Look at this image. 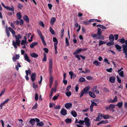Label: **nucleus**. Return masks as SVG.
Here are the masks:
<instances>
[{"label": "nucleus", "instance_id": "obj_14", "mask_svg": "<svg viewBox=\"0 0 127 127\" xmlns=\"http://www.w3.org/2000/svg\"><path fill=\"white\" fill-rule=\"evenodd\" d=\"M123 103L122 102H119L117 104L115 105L116 106H118L119 108L122 107L123 105Z\"/></svg>", "mask_w": 127, "mask_h": 127}, {"label": "nucleus", "instance_id": "obj_18", "mask_svg": "<svg viewBox=\"0 0 127 127\" xmlns=\"http://www.w3.org/2000/svg\"><path fill=\"white\" fill-rule=\"evenodd\" d=\"M23 19L24 20L27 22L29 23V19L27 15H24V16Z\"/></svg>", "mask_w": 127, "mask_h": 127}, {"label": "nucleus", "instance_id": "obj_45", "mask_svg": "<svg viewBox=\"0 0 127 127\" xmlns=\"http://www.w3.org/2000/svg\"><path fill=\"white\" fill-rule=\"evenodd\" d=\"M114 44V43L113 42H109L107 43L106 45L108 46H110L113 45Z\"/></svg>", "mask_w": 127, "mask_h": 127}, {"label": "nucleus", "instance_id": "obj_52", "mask_svg": "<svg viewBox=\"0 0 127 127\" xmlns=\"http://www.w3.org/2000/svg\"><path fill=\"white\" fill-rule=\"evenodd\" d=\"M79 89V87L78 86V84H77L75 86V89L76 92H77L78 91V90Z\"/></svg>", "mask_w": 127, "mask_h": 127}, {"label": "nucleus", "instance_id": "obj_27", "mask_svg": "<svg viewBox=\"0 0 127 127\" xmlns=\"http://www.w3.org/2000/svg\"><path fill=\"white\" fill-rule=\"evenodd\" d=\"M93 64L96 66L99 65V64H100L101 63L98 62L97 61H95L93 62Z\"/></svg>", "mask_w": 127, "mask_h": 127}, {"label": "nucleus", "instance_id": "obj_41", "mask_svg": "<svg viewBox=\"0 0 127 127\" xmlns=\"http://www.w3.org/2000/svg\"><path fill=\"white\" fill-rule=\"evenodd\" d=\"M85 79L84 77H81L79 79V81L80 82H83L85 81Z\"/></svg>", "mask_w": 127, "mask_h": 127}, {"label": "nucleus", "instance_id": "obj_16", "mask_svg": "<svg viewBox=\"0 0 127 127\" xmlns=\"http://www.w3.org/2000/svg\"><path fill=\"white\" fill-rule=\"evenodd\" d=\"M115 47L118 50L119 52L121 51V49L122 48L121 46L118 44H116L115 45Z\"/></svg>", "mask_w": 127, "mask_h": 127}, {"label": "nucleus", "instance_id": "obj_12", "mask_svg": "<svg viewBox=\"0 0 127 127\" xmlns=\"http://www.w3.org/2000/svg\"><path fill=\"white\" fill-rule=\"evenodd\" d=\"M115 77L113 76L110 77L109 78V81L110 82L113 83L115 82Z\"/></svg>", "mask_w": 127, "mask_h": 127}, {"label": "nucleus", "instance_id": "obj_44", "mask_svg": "<svg viewBox=\"0 0 127 127\" xmlns=\"http://www.w3.org/2000/svg\"><path fill=\"white\" fill-rule=\"evenodd\" d=\"M103 117L105 119H108L109 118V116L108 115H103Z\"/></svg>", "mask_w": 127, "mask_h": 127}, {"label": "nucleus", "instance_id": "obj_60", "mask_svg": "<svg viewBox=\"0 0 127 127\" xmlns=\"http://www.w3.org/2000/svg\"><path fill=\"white\" fill-rule=\"evenodd\" d=\"M43 50L46 53H47L49 52V50L47 48H44L43 49Z\"/></svg>", "mask_w": 127, "mask_h": 127}, {"label": "nucleus", "instance_id": "obj_6", "mask_svg": "<svg viewBox=\"0 0 127 127\" xmlns=\"http://www.w3.org/2000/svg\"><path fill=\"white\" fill-rule=\"evenodd\" d=\"M103 117L102 114L100 113H98V116L95 120L96 121H100Z\"/></svg>", "mask_w": 127, "mask_h": 127}, {"label": "nucleus", "instance_id": "obj_58", "mask_svg": "<svg viewBox=\"0 0 127 127\" xmlns=\"http://www.w3.org/2000/svg\"><path fill=\"white\" fill-rule=\"evenodd\" d=\"M61 106L60 105L58 106L56 105L55 107H54V108L56 109H59L60 108Z\"/></svg>", "mask_w": 127, "mask_h": 127}, {"label": "nucleus", "instance_id": "obj_34", "mask_svg": "<svg viewBox=\"0 0 127 127\" xmlns=\"http://www.w3.org/2000/svg\"><path fill=\"white\" fill-rule=\"evenodd\" d=\"M64 29L63 28H62V30L61 31V38L63 37L64 35Z\"/></svg>", "mask_w": 127, "mask_h": 127}, {"label": "nucleus", "instance_id": "obj_2", "mask_svg": "<svg viewBox=\"0 0 127 127\" xmlns=\"http://www.w3.org/2000/svg\"><path fill=\"white\" fill-rule=\"evenodd\" d=\"M15 37L16 39V42H15L14 40L13 41L12 43L14 47L15 48H17V45L18 46H20V41L19 39H20L22 38V36L21 35L19 34H18L17 35H15Z\"/></svg>", "mask_w": 127, "mask_h": 127}, {"label": "nucleus", "instance_id": "obj_9", "mask_svg": "<svg viewBox=\"0 0 127 127\" xmlns=\"http://www.w3.org/2000/svg\"><path fill=\"white\" fill-rule=\"evenodd\" d=\"M56 21V19L55 17H52L50 19V24L53 26L55 22Z\"/></svg>", "mask_w": 127, "mask_h": 127}, {"label": "nucleus", "instance_id": "obj_64", "mask_svg": "<svg viewBox=\"0 0 127 127\" xmlns=\"http://www.w3.org/2000/svg\"><path fill=\"white\" fill-rule=\"evenodd\" d=\"M85 125L88 127H89L90 125V123L89 122L85 123Z\"/></svg>", "mask_w": 127, "mask_h": 127}, {"label": "nucleus", "instance_id": "obj_61", "mask_svg": "<svg viewBox=\"0 0 127 127\" xmlns=\"http://www.w3.org/2000/svg\"><path fill=\"white\" fill-rule=\"evenodd\" d=\"M25 42L26 41L25 40H22L21 41V44L22 45L26 44L25 43Z\"/></svg>", "mask_w": 127, "mask_h": 127}, {"label": "nucleus", "instance_id": "obj_48", "mask_svg": "<svg viewBox=\"0 0 127 127\" xmlns=\"http://www.w3.org/2000/svg\"><path fill=\"white\" fill-rule=\"evenodd\" d=\"M37 33L39 35V36L42 35V33L41 31L37 29Z\"/></svg>", "mask_w": 127, "mask_h": 127}, {"label": "nucleus", "instance_id": "obj_50", "mask_svg": "<svg viewBox=\"0 0 127 127\" xmlns=\"http://www.w3.org/2000/svg\"><path fill=\"white\" fill-rule=\"evenodd\" d=\"M91 104H92L94 106H97V104L96 103H95L94 101L91 100Z\"/></svg>", "mask_w": 127, "mask_h": 127}, {"label": "nucleus", "instance_id": "obj_63", "mask_svg": "<svg viewBox=\"0 0 127 127\" xmlns=\"http://www.w3.org/2000/svg\"><path fill=\"white\" fill-rule=\"evenodd\" d=\"M85 125L88 127H89L90 125V123L89 122L85 123Z\"/></svg>", "mask_w": 127, "mask_h": 127}, {"label": "nucleus", "instance_id": "obj_54", "mask_svg": "<svg viewBox=\"0 0 127 127\" xmlns=\"http://www.w3.org/2000/svg\"><path fill=\"white\" fill-rule=\"evenodd\" d=\"M97 89V86H95L92 89V91L94 92H95L96 91Z\"/></svg>", "mask_w": 127, "mask_h": 127}, {"label": "nucleus", "instance_id": "obj_17", "mask_svg": "<svg viewBox=\"0 0 127 127\" xmlns=\"http://www.w3.org/2000/svg\"><path fill=\"white\" fill-rule=\"evenodd\" d=\"M109 39L110 41H113L114 39V37L112 34H110L109 36Z\"/></svg>", "mask_w": 127, "mask_h": 127}, {"label": "nucleus", "instance_id": "obj_19", "mask_svg": "<svg viewBox=\"0 0 127 127\" xmlns=\"http://www.w3.org/2000/svg\"><path fill=\"white\" fill-rule=\"evenodd\" d=\"M35 122V120L34 119H31L29 121L30 123L32 125H33Z\"/></svg>", "mask_w": 127, "mask_h": 127}, {"label": "nucleus", "instance_id": "obj_22", "mask_svg": "<svg viewBox=\"0 0 127 127\" xmlns=\"http://www.w3.org/2000/svg\"><path fill=\"white\" fill-rule=\"evenodd\" d=\"M89 95L92 97L93 98L95 97L96 96L91 91H89Z\"/></svg>", "mask_w": 127, "mask_h": 127}, {"label": "nucleus", "instance_id": "obj_31", "mask_svg": "<svg viewBox=\"0 0 127 127\" xmlns=\"http://www.w3.org/2000/svg\"><path fill=\"white\" fill-rule=\"evenodd\" d=\"M53 81V77L52 75L50 76V78L49 79L50 84H52Z\"/></svg>", "mask_w": 127, "mask_h": 127}, {"label": "nucleus", "instance_id": "obj_13", "mask_svg": "<svg viewBox=\"0 0 127 127\" xmlns=\"http://www.w3.org/2000/svg\"><path fill=\"white\" fill-rule=\"evenodd\" d=\"M38 42H34L32 43V44H30V47L32 48H33L34 46L37 45L38 44Z\"/></svg>", "mask_w": 127, "mask_h": 127}, {"label": "nucleus", "instance_id": "obj_5", "mask_svg": "<svg viewBox=\"0 0 127 127\" xmlns=\"http://www.w3.org/2000/svg\"><path fill=\"white\" fill-rule=\"evenodd\" d=\"M64 106L66 109H69L72 107V104L70 102H68L65 104Z\"/></svg>", "mask_w": 127, "mask_h": 127}, {"label": "nucleus", "instance_id": "obj_8", "mask_svg": "<svg viewBox=\"0 0 127 127\" xmlns=\"http://www.w3.org/2000/svg\"><path fill=\"white\" fill-rule=\"evenodd\" d=\"M60 113L62 115L65 116L67 114V110L64 108H63L61 111Z\"/></svg>", "mask_w": 127, "mask_h": 127}, {"label": "nucleus", "instance_id": "obj_46", "mask_svg": "<svg viewBox=\"0 0 127 127\" xmlns=\"http://www.w3.org/2000/svg\"><path fill=\"white\" fill-rule=\"evenodd\" d=\"M39 25L40 26H41L43 28L45 27V26L44 24H43V22L42 21H40L39 22Z\"/></svg>", "mask_w": 127, "mask_h": 127}, {"label": "nucleus", "instance_id": "obj_59", "mask_svg": "<svg viewBox=\"0 0 127 127\" xmlns=\"http://www.w3.org/2000/svg\"><path fill=\"white\" fill-rule=\"evenodd\" d=\"M55 104L54 103H49V107L50 108H52L53 106H55Z\"/></svg>", "mask_w": 127, "mask_h": 127}, {"label": "nucleus", "instance_id": "obj_47", "mask_svg": "<svg viewBox=\"0 0 127 127\" xmlns=\"http://www.w3.org/2000/svg\"><path fill=\"white\" fill-rule=\"evenodd\" d=\"M84 123V121L83 120H80L78 122L79 124L81 125H83Z\"/></svg>", "mask_w": 127, "mask_h": 127}, {"label": "nucleus", "instance_id": "obj_21", "mask_svg": "<svg viewBox=\"0 0 127 127\" xmlns=\"http://www.w3.org/2000/svg\"><path fill=\"white\" fill-rule=\"evenodd\" d=\"M30 55L32 57L34 58H36L38 56V55L35 53H32Z\"/></svg>", "mask_w": 127, "mask_h": 127}, {"label": "nucleus", "instance_id": "obj_43", "mask_svg": "<svg viewBox=\"0 0 127 127\" xmlns=\"http://www.w3.org/2000/svg\"><path fill=\"white\" fill-rule=\"evenodd\" d=\"M18 7L19 9H21L23 7V5L21 3H19L18 4Z\"/></svg>", "mask_w": 127, "mask_h": 127}, {"label": "nucleus", "instance_id": "obj_40", "mask_svg": "<svg viewBox=\"0 0 127 127\" xmlns=\"http://www.w3.org/2000/svg\"><path fill=\"white\" fill-rule=\"evenodd\" d=\"M65 94L67 96L69 97L71 95V93L70 91L67 92Z\"/></svg>", "mask_w": 127, "mask_h": 127}, {"label": "nucleus", "instance_id": "obj_1", "mask_svg": "<svg viewBox=\"0 0 127 127\" xmlns=\"http://www.w3.org/2000/svg\"><path fill=\"white\" fill-rule=\"evenodd\" d=\"M97 34L92 33L91 36L94 39H97L103 40L104 36L102 34V31L101 29L98 28L97 29Z\"/></svg>", "mask_w": 127, "mask_h": 127}, {"label": "nucleus", "instance_id": "obj_51", "mask_svg": "<svg viewBox=\"0 0 127 127\" xmlns=\"http://www.w3.org/2000/svg\"><path fill=\"white\" fill-rule=\"evenodd\" d=\"M94 106L92 104H91V105L90 107V110L91 112H92L93 110V108Z\"/></svg>", "mask_w": 127, "mask_h": 127}, {"label": "nucleus", "instance_id": "obj_7", "mask_svg": "<svg viewBox=\"0 0 127 127\" xmlns=\"http://www.w3.org/2000/svg\"><path fill=\"white\" fill-rule=\"evenodd\" d=\"M36 74L35 73H33L31 76V79L33 82L35 80L36 77Z\"/></svg>", "mask_w": 127, "mask_h": 127}, {"label": "nucleus", "instance_id": "obj_55", "mask_svg": "<svg viewBox=\"0 0 127 127\" xmlns=\"http://www.w3.org/2000/svg\"><path fill=\"white\" fill-rule=\"evenodd\" d=\"M10 26H11V27L14 30H15L16 29V28L15 27L14 25L12 22L10 24Z\"/></svg>", "mask_w": 127, "mask_h": 127}, {"label": "nucleus", "instance_id": "obj_39", "mask_svg": "<svg viewBox=\"0 0 127 127\" xmlns=\"http://www.w3.org/2000/svg\"><path fill=\"white\" fill-rule=\"evenodd\" d=\"M6 32V33L7 36L8 37H9L10 36V33L9 32L8 29H7L5 31Z\"/></svg>", "mask_w": 127, "mask_h": 127}, {"label": "nucleus", "instance_id": "obj_42", "mask_svg": "<svg viewBox=\"0 0 127 127\" xmlns=\"http://www.w3.org/2000/svg\"><path fill=\"white\" fill-rule=\"evenodd\" d=\"M90 121V119L86 117L85 118L84 121V123H85L86 122H89Z\"/></svg>", "mask_w": 127, "mask_h": 127}, {"label": "nucleus", "instance_id": "obj_49", "mask_svg": "<svg viewBox=\"0 0 127 127\" xmlns=\"http://www.w3.org/2000/svg\"><path fill=\"white\" fill-rule=\"evenodd\" d=\"M86 78L87 80H91L93 79V77L91 76H88L86 77Z\"/></svg>", "mask_w": 127, "mask_h": 127}, {"label": "nucleus", "instance_id": "obj_23", "mask_svg": "<svg viewBox=\"0 0 127 127\" xmlns=\"http://www.w3.org/2000/svg\"><path fill=\"white\" fill-rule=\"evenodd\" d=\"M16 15L18 19L20 20L22 18V15L20 12H19L17 13L16 14Z\"/></svg>", "mask_w": 127, "mask_h": 127}, {"label": "nucleus", "instance_id": "obj_35", "mask_svg": "<svg viewBox=\"0 0 127 127\" xmlns=\"http://www.w3.org/2000/svg\"><path fill=\"white\" fill-rule=\"evenodd\" d=\"M65 46H69V43L68 40V39L66 37L65 38Z\"/></svg>", "mask_w": 127, "mask_h": 127}, {"label": "nucleus", "instance_id": "obj_32", "mask_svg": "<svg viewBox=\"0 0 127 127\" xmlns=\"http://www.w3.org/2000/svg\"><path fill=\"white\" fill-rule=\"evenodd\" d=\"M50 32H51V33L53 35H55V33L54 32V31L53 30V29L51 27H50Z\"/></svg>", "mask_w": 127, "mask_h": 127}, {"label": "nucleus", "instance_id": "obj_15", "mask_svg": "<svg viewBox=\"0 0 127 127\" xmlns=\"http://www.w3.org/2000/svg\"><path fill=\"white\" fill-rule=\"evenodd\" d=\"M24 57V58L25 59V60L26 61H27L29 63L31 62V61L29 59V58L27 54H25Z\"/></svg>", "mask_w": 127, "mask_h": 127}, {"label": "nucleus", "instance_id": "obj_11", "mask_svg": "<svg viewBox=\"0 0 127 127\" xmlns=\"http://www.w3.org/2000/svg\"><path fill=\"white\" fill-rule=\"evenodd\" d=\"M20 58L19 54H16L15 56H14L12 58V59L13 62H15L17 59H18Z\"/></svg>", "mask_w": 127, "mask_h": 127}, {"label": "nucleus", "instance_id": "obj_33", "mask_svg": "<svg viewBox=\"0 0 127 127\" xmlns=\"http://www.w3.org/2000/svg\"><path fill=\"white\" fill-rule=\"evenodd\" d=\"M72 120L71 119L67 118L65 120V122L66 123H70L71 122Z\"/></svg>", "mask_w": 127, "mask_h": 127}, {"label": "nucleus", "instance_id": "obj_29", "mask_svg": "<svg viewBox=\"0 0 127 127\" xmlns=\"http://www.w3.org/2000/svg\"><path fill=\"white\" fill-rule=\"evenodd\" d=\"M72 115L74 117H76L77 116L76 112L75 111H72L71 112Z\"/></svg>", "mask_w": 127, "mask_h": 127}, {"label": "nucleus", "instance_id": "obj_20", "mask_svg": "<svg viewBox=\"0 0 127 127\" xmlns=\"http://www.w3.org/2000/svg\"><path fill=\"white\" fill-rule=\"evenodd\" d=\"M90 88V86H88L86 87H85L84 89H83L82 90H83L85 93H87V91L89 90Z\"/></svg>", "mask_w": 127, "mask_h": 127}, {"label": "nucleus", "instance_id": "obj_4", "mask_svg": "<svg viewBox=\"0 0 127 127\" xmlns=\"http://www.w3.org/2000/svg\"><path fill=\"white\" fill-rule=\"evenodd\" d=\"M87 50V48H84L82 49L81 48L76 49L75 51L73 53V55H77L78 54L80 53L82 51H86Z\"/></svg>", "mask_w": 127, "mask_h": 127}, {"label": "nucleus", "instance_id": "obj_62", "mask_svg": "<svg viewBox=\"0 0 127 127\" xmlns=\"http://www.w3.org/2000/svg\"><path fill=\"white\" fill-rule=\"evenodd\" d=\"M112 68H110L109 69H106V71L108 72H112Z\"/></svg>", "mask_w": 127, "mask_h": 127}, {"label": "nucleus", "instance_id": "obj_36", "mask_svg": "<svg viewBox=\"0 0 127 127\" xmlns=\"http://www.w3.org/2000/svg\"><path fill=\"white\" fill-rule=\"evenodd\" d=\"M37 103H36L32 107V110L36 109L37 108Z\"/></svg>", "mask_w": 127, "mask_h": 127}, {"label": "nucleus", "instance_id": "obj_38", "mask_svg": "<svg viewBox=\"0 0 127 127\" xmlns=\"http://www.w3.org/2000/svg\"><path fill=\"white\" fill-rule=\"evenodd\" d=\"M44 57L43 58L42 60V61L43 62L46 61L47 60V58L46 57V54L45 53H44Z\"/></svg>", "mask_w": 127, "mask_h": 127}, {"label": "nucleus", "instance_id": "obj_28", "mask_svg": "<svg viewBox=\"0 0 127 127\" xmlns=\"http://www.w3.org/2000/svg\"><path fill=\"white\" fill-rule=\"evenodd\" d=\"M99 42L98 45L99 46H100L103 44H105L106 43V42L105 41L101 40H99Z\"/></svg>", "mask_w": 127, "mask_h": 127}, {"label": "nucleus", "instance_id": "obj_25", "mask_svg": "<svg viewBox=\"0 0 127 127\" xmlns=\"http://www.w3.org/2000/svg\"><path fill=\"white\" fill-rule=\"evenodd\" d=\"M127 40H125V39L123 38L120 39L119 40V42L121 43L122 44H124V43L126 44V41Z\"/></svg>", "mask_w": 127, "mask_h": 127}, {"label": "nucleus", "instance_id": "obj_53", "mask_svg": "<svg viewBox=\"0 0 127 127\" xmlns=\"http://www.w3.org/2000/svg\"><path fill=\"white\" fill-rule=\"evenodd\" d=\"M117 81L119 83H121V80L119 78V76H117Z\"/></svg>", "mask_w": 127, "mask_h": 127}, {"label": "nucleus", "instance_id": "obj_24", "mask_svg": "<svg viewBox=\"0 0 127 127\" xmlns=\"http://www.w3.org/2000/svg\"><path fill=\"white\" fill-rule=\"evenodd\" d=\"M115 105H114L113 104H111L109 105L110 108V111H111L112 110L114 109L115 108Z\"/></svg>", "mask_w": 127, "mask_h": 127}, {"label": "nucleus", "instance_id": "obj_10", "mask_svg": "<svg viewBox=\"0 0 127 127\" xmlns=\"http://www.w3.org/2000/svg\"><path fill=\"white\" fill-rule=\"evenodd\" d=\"M69 75H70L71 79H72V78H74L76 76V75L72 71L69 72Z\"/></svg>", "mask_w": 127, "mask_h": 127}, {"label": "nucleus", "instance_id": "obj_30", "mask_svg": "<svg viewBox=\"0 0 127 127\" xmlns=\"http://www.w3.org/2000/svg\"><path fill=\"white\" fill-rule=\"evenodd\" d=\"M36 125H37L39 126H43L44 124L42 121H41L38 123H37Z\"/></svg>", "mask_w": 127, "mask_h": 127}, {"label": "nucleus", "instance_id": "obj_57", "mask_svg": "<svg viewBox=\"0 0 127 127\" xmlns=\"http://www.w3.org/2000/svg\"><path fill=\"white\" fill-rule=\"evenodd\" d=\"M83 23L84 25H88L89 24H90L89 23V21H84L83 22Z\"/></svg>", "mask_w": 127, "mask_h": 127}, {"label": "nucleus", "instance_id": "obj_37", "mask_svg": "<svg viewBox=\"0 0 127 127\" xmlns=\"http://www.w3.org/2000/svg\"><path fill=\"white\" fill-rule=\"evenodd\" d=\"M119 75L120 76L122 77H124V72L123 71H120L119 73Z\"/></svg>", "mask_w": 127, "mask_h": 127}, {"label": "nucleus", "instance_id": "obj_56", "mask_svg": "<svg viewBox=\"0 0 127 127\" xmlns=\"http://www.w3.org/2000/svg\"><path fill=\"white\" fill-rule=\"evenodd\" d=\"M35 99L36 101L38 99V95L37 93L36 94H35Z\"/></svg>", "mask_w": 127, "mask_h": 127}, {"label": "nucleus", "instance_id": "obj_3", "mask_svg": "<svg viewBox=\"0 0 127 127\" xmlns=\"http://www.w3.org/2000/svg\"><path fill=\"white\" fill-rule=\"evenodd\" d=\"M123 53L125 54L126 58L127 59V41H126V44H123L122 45Z\"/></svg>", "mask_w": 127, "mask_h": 127}, {"label": "nucleus", "instance_id": "obj_26", "mask_svg": "<svg viewBox=\"0 0 127 127\" xmlns=\"http://www.w3.org/2000/svg\"><path fill=\"white\" fill-rule=\"evenodd\" d=\"M9 31L13 34H15V31L12 29L11 28L9 27L8 28Z\"/></svg>", "mask_w": 127, "mask_h": 127}]
</instances>
